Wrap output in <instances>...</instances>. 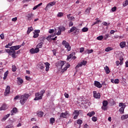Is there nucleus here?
Wrapping results in <instances>:
<instances>
[{"label": "nucleus", "instance_id": "1", "mask_svg": "<svg viewBox=\"0 0 128 128\" xmlns=\"http://www.w3.org/2000/svg\"><path fill=\"white\" fill-rule=\"evenodd\" d=\"M22 48V46L18 45L15 46H12L10 48V49H6V52H8L9 56H11L13 58H16V50H20Z\"/></svg>", "mask_w": 128, "mask_h": 128}, {"label": "nucleus", "instance_id": "2", "mask_svg": "<svg viewBox=\"0 0 128 128\" xmlns=\"http://www.w3.org/2000/svg\"><path fill=\"white\" fill-rule=\"evenodd\" d=\"M29 96H30V95H28V94H25L21 96L20 104H21L22 106H24V104H26V102L28 100V98Z\"/></svg>", "mask_w": 128, "mask_h": 128}, {"label": "nucleus", "instance_id": "3", "mask_svg": "<svg viewBox=\"0 0 128 128\" xmlns=\"http://www.w3.org/2000/svg\"><path fill=\"white\" fill-rule=\"evenodd\" d=\"M56 4V1H53V2H50V3L47 4V5H46V7L45 8L44 10H48V8H50L51 6H54Z\"/></svg>", "mask_w": 128, "mask_h": 128}, {"label": "nucleus", "instance_id": "4", "mask_svg": "<svg viewBox=\"0 0 128 128\" xmlns=\"http://www.w3.org/2000/svg\"><path fill=\"white\" fill-rule=\"evenodd\" d=\"M64 66V61H59L56 64V66L58 68H62Z\"/></svg>", "mask_w": 128, "mask_h": 128}, {"label": "nucleus", "instance_id": "5", "mask_svg": "<svg viewBox=\"0 0 128 128\" xmlns=\"http://www.w3.org/2000/svg\"><path fill=\"white\" fill-rule=\"evenodd\" d=\"M70 116V114H68V111H66L65 112H62L60 114V118H66L68 116Z\"/></svg>", "mask_w": 128, "mask_h": 128}, {"label": "nucleus", "instance_id": "6", "mask_svg": "<svg viewBox=\"0 0 128 128\" xmlns=\"http://www.w3.org/2000/svg\"><path fill=\"white\" fill-rule=\"evenodd\" d=\"M86 61L83 60L80 62H79L78 65L76 66V68H78L80 66H86Z\"/></svg>", "mask_w": 128, "mask_h": 128}, {"label": "nucleus", "instance_id": "7", "mask_svg": "<svg viewBox=\"0 0 128 128\" xmlns=\"http://www.w3.org/2000/svg\"><path fill=\"white\" fill-rule=\"evenodd\" d=\"M38 66L42 70H44V63L43 62H40L38 63Z\"/></svg>", "mask_w": 128, "mask_h": 128}, {"label": "nucleus", "instance_id": "8", "mask_svg": "<svg viewBox=\"0 0 128 128\" xmlns=\"http://www.w3.org/2000/svg\"><path fill=\"white\" fill-rule=\"evenodd\" d=\"M42 100V98L40 96V92L36 94V97L34 98V100Z\"/></svg>", "mask_w": 128, "mask_h": 128}, {"label": "nucleus", "instance_id": "9", "mask_svg": "<svg viewBox=\"0 0 128 128\" xmlns=\"http://www.w3.org/2000/svg\"><path fill=\"white\" fill-rule=\"evenodd\" d=\"M94 86L96 88H102V85L100 84L99 82L98 81H94Z\"/></svg>", "mask_w": 128, "mask_h": 128}, {"label": "nucleus", "instance_id": "10", "mask_svg": "<svg viewBox=\"0 0 128 128\" xmlns=\"http://www.w3.org/2000/svg\"><path fill=\"white\" fill-rule=\"evenodd\" d=\"M94 97L95 98H100V94L96 93V91H94Z\"/></svg>", "mask_w": 128, "mask_h": 128}, {"label": "nucleus", "instance_id": "11", "mask_svg": "<svg viewBox=\"0 0 128 128\" xmlns=\"http://www.w3.org/2000/svg\"><path fill=\"white\" fill-rule=\"evenodd\" d=\"M34 14L32 13H29L27 14L26 18L28 20H32V18H34Z\"/></svg>", "mask_w": 128, "mask_h": 128}, {"label": "nucleus", "instance_id": "12", "mask_svg": "<svg viewBox=\"0 0 128 128\" xmlns=\"http://www.w3.org/2000/svg\"><path fill=\"white\" fill-rule=\"evenodd\" d=\"M10 86H8L6 88L4 95L8 96V94H10Z\"/></svg>", "mask_w": 128, "mask_h": 128}, {"label": "nucleus", "instance_id": "13", "mask_svg": "<svg viewBox=\"0 0 128 128\" xmlns=\"http://www.w3.org/2000/svg\"><path fill=\"white\" fill-rule=\"evenodd\" d=\"M44 64H45V66H46V72H48V70H50V63H48V62H46L44 63Z\"/></svg>", "mask_w": 128, "mask_h": 128}, {"label": "nucleus", "instance_id": "14", "mask_svg": "<svg viewBox=\"0 0 128 128\" xmlns=\"http://www.w3.org/2000/svg\"><path fill=\"white\" fill-rule=\"evenodd\" d=\"M8 110V106L6 104H3L0 108V110Z\"/></svg>", "mask_w": 128, "mask_h": 128}, {"label": "nucleus", "instance_id": "15", "mask_svg": "<svg viewBox=\"0 0 128 128\" xmlns=\"http://www.w3.org/2000/svg\"><path fill=\"white\" fill-rule=\"evenodd\" d=\"M17 79H18L17 84H18V86H20V84H22V82H24V80H22V78H18Z\"/></svg>", "mask_w": 128, "mask_h": 128}, {"label": "nucleus", "instance_id": "16", "mask_svg": "<svg viewBox=\"0 0 128 128\" xmlns=\"http://www.w3.org/2000/svg\"><path fill=\"white\" fill-rule=\"evenodd\" d=\"M104 70L106 72V74H110V68L108 66H106L104 68Z\"/></svg>", "mask_w": 128, "mask_h": 128}, {"label": "nucleus", "instance_id": "17", "mask_svg": "<svg viewBox=\"0 0 128 128\" xmlns=\"http://www.w3.org/2000/svg\"><path fill=\"white\" fill-rule=\"evenodd\" d=\"M126 42H120V46L121 48H126Z\"/></svg>", "mask_w": 128, "mask_h": 128}, {"label": "nucleus", "instance_id": "18", "mask_svg": "<svg viewBox=\"0 0 128 128\" xmlns=\"http://www.w3.org/2000/svg\"><path fill=\"white\" fill-rule=\"evenodd\" d=\"M70 66V64H67L63 69L62 70L61 72H66Z\"/></svg>", "mask_w": 128, "mask_h": 128}, {"label": "nucleus", "instance_id": "19", "mask_svg": "<svg viewBox=\"0 0 128 128\" xmlns=\"http://www.w3.org/2000/svg\"><path fill=\"white\" fill-rule=\"evenodd\" d=\"M72 16V14H68L67 15L68 20H74V17L72 16Z\"/></svg>", "mask_w": 128, "mask_h": 128}, {"label": "nucleus", "instance_id": "20", "mask_svg": "<svg viewBox=\"0 0 128 128\" xmlns=\"http://www.w3.org/2000/svg\"><path fill=\"white\" fill-rule=\"evenodd\" d=\"M10 114H7L6 115H5L2 119V122H5L6 120V118L10 117Z\"/></svg>", "mask_w": 128, "mask_h": 128}, {"label": "nucleus", "instance_id": "21", "mask_svg": "<svg viewBox=\"0 0 128 128\" xmlns=\"http://www.w3.org/2000/svg\"><path fill=\"white\" fill-rule=\"evenodd\" d=\"M94 114H96V112L92 111L88 113L87 116H90V118H92V116H94Z\"/></svg>", "mask_w": 128, "mask_h": 128}, {"label": "nucleus", "instance_id": "22", "mask_svg": "<svg viewBox=\"0 0 128 128\" xmlns=\"http://www.w3.org/2000/svg\"><path fill=\"white\" fill-rule=\"evenodd\" d=\"M34 30V28H32V26L31 27H28V30H27V34H30L31 32H32Z\"/></svg>", "mask_w": 128, "mask_h": 128}, {"label": "nucleus", "instance_id": "23", "mask_svg": "<svg viewBox=\"0 0 128 128\" xmlns=\"http://www.w3.org/2000/svg\"><path fill=\"white\" fill-rule=\"evenodd\" d=\"M84 52L85 54H92L94 52V50L92 49H91V50L87 49L84 51Z\"/></svg>", "mask_w": 128, "mask_h": 128}, {"label": "nucleus", "instance_id": "24", "mask_svg": "<svg viewBox=\"0 0 128 128\" xmlns=\"http://www.w3.org/2000/svg\"><path fill=\"white\" fill-rule=\"evenodd\" d=\"M128 118V114H124L121 116L122 120H126Z\"/></svg>", "mask_w": 128, "mask_h": 128}, {"label": "nucleus", "instance_id": "25", "mask_svg": "<svg viewBox=\"0 0 128 128\" xmlns=\"http://www.w3.org/2000/svg\"><path fill=\"white\" fill-rule=\"evenodd\" d=\"M37 114L38 116H39L40 118H42V116H44V112H42V111H39L37 112Z\"/></svg>", "mask_w": 128, "mask_h": 128}, {"label": "nucleus", "instance_id": "26", "mask_svg": "<svg viewBox=\"0 0 128 128\" xmlns=\"http://www.w3.org/2000/svg\"><path fill=\"white\" fill-rule=\"evenodd\" d=\"M74 54H76L75 52H72L70 54L68 55L67 56L68 60H70V58H72V56H74Z\"/></svg>", "mask_w": 128, "mask_h": 128}, {"label": "nucleus", "instance_id": "27", "mask_svg": "<svg viewBox=\"0 0 128 128\" xmlns=\"http://www.w3.org/2000/svg\"><path fill=\"white\" fill-rule=\"evenodd\" d=\"M124 108H126V107H124V106L123 107H121L120 108L119 112H120V114H124Z\"/></svg>", "mask_w": 128, "mask_h": 128}, {"label": "nucleus", "instance_id": "28", "mask_svg": "<svg viewBox=\"0 0 128 128\" xmlns=\"http://www.w3.org/2000/svg\"><path fill=\"white\" fill-rule=\"evenodd\" d=\"M76 26H72L70 30H68V32L70 34V32H72L75 31Z\"/></svg>", "mask_w": 128, "mask_h": 128}, {"label": "nucleus", "instance_id": "29", "mask_svg": "<svg viewBox=\"0 0 128 128\" xmlns=\"http://www.w3.org/2000/svg\"><path fill=\"white\" fill-rule=\"evenodd\" d=\"M50 124H54V122H56V119H54V118H50Z\"/></svg>", "mask_w": 128, "mask_h": 128}, {"label": "nucleus", "instance_id": "30", "mask_svg": "<svg viewBox=\"0 0 128 128\" xmlns=\"http://www.w3.org/2000/svg\"><path fill=\"white\" fill-rule=\"evenodd\" d=\"M64 47L67 49L68 52H70L72 50V47L70 46V44L66 45Z\"/></svg>", "mask_w": 128, "mask_h": 128}, {"label": "nucleus", "instance_id": "31", "mask_svg": "<svg viewBox=\"0 0 128 128\" xmlns=\"http://www.w3.org/2000/svg\"><path fill=\"white\" fill-rule=\"evenodd\" d=\"M68 44H70L68 42H66V40H64L62 42V44L64 46H67Z\"/></svg>", "mask_w": 128, "mask_h": 128}, {"label": "nucleus", "instance_id": "32", "mask_svg": "<svg viewBox=\"0 0 128 128\" xmlns=\"http://www.w3.org/2000/svg\"><path fill=\"white\" fill-rule=\"evenodd\" d=\"M76 124H78L80 125V126H81V124H82V120L79 119L77 120L76 122Z\"/></svg>", "mask_w": 128, "mask_h": 128}, {"label": "nucleus", "instance_id": "33", "mask_svg": "<svg viewBox=\"0 0 128 128\" xmlns=\"http://www.w3.org/2000/svg\"><path fill=\"white\" fill-rule=\"evenodd\" d=\"M42 44H44L41 42L37 44L36 48H42Z\"/></svg>", "mask_w": 128, "mask_h": 128}, {"label": "nucleus", "instance_id": "34", "mask_svg": "<svg viewBox=\"0 0 128 128\" xmlns=\"http://www.w3.org/2000/svg\"><path fill=\"white\" fill-rule=\"evenodd\" d=\"M113 48L112 47H107L105 49V52H110V50H112Z\"/></svg>", "mask_w": 128, "mask_h": 128}, {"label": "nucleus", "instance_id": "35", "mask_svg": "<svg viewBox=\"0 0 128 128\" xmlns=\"http://www.w3.org/2000/svg\"><path fill=\"white\" fill-rule=\"evenodd\" d=\"M108 104V102L106 100H104L102 102L103 106H106Z\"/></svg>", "mask_w": 128, "mask_h": 128}, {"label": "nucleus", "instance_id": "36", "mask_svg": "<svg viewBox=\"0 0 128 128\" xmlns=\"http://www.w3.org/2000/svg\"><path fill=\"white\" fill-rule=\"evenodd\" d=\"M54 36H56V34H54V35L48 36L46 37V40H51L52 38H54Z\"/></svg>", "mask_w": 128, "mask_h": 128}, {"label": "nucleus", "instance_id": "37", "mask_svg": "<svg viewBox=\"0 0 128 128\" xmlns=\"http://www.w3.org/2000/svg\"><path fill=\"white\" fill-rule=\"evenodd\" d=\"M44 92H46V90H44L40 91V96H42V98L44 96Z\"/></svg>", "mask_w": 128, "mask_h": 128}, {"label": "nucleus", "instance_id": "38", "mask_svg": "<svg viewBox=\"0 0 128 128\" xmlns=\"http://www.w3.org/2000/svg\"><path fill=\"white\" fill-rule=\"evenodd\" d=\"M16 65H12V72H16Z\"/></svg>", "mask_w": 128, "mask_h": 128}, {"label": "nucleus", "instance_id": "39", "mask_svg": "<svg viewBox=\"0 0 128 128\" xmlns=\"http://www.w3.org/2000/svg\"><path fill=\"white\" fill-rule=\"evenodd\" d=\"M96 38L98 40H102L104 39V36H98V37H97Z\"/></svg>", "mask_w": 128, "mask_h": 128}, {"label": "nucleus", "instance_id": "40", "mask_svg": "<svg viewBox=\"0 0 128 128\" xmlns=\"http://www.w3.org/2000/svg\"><path fill=\"white\" fill-rule=\"evenodd\" d=\"M92 10V8L90 7H88L85 10L86 12H87L88 14H90V10Z\"/></svg>", "mask_w": 128, "mask_h": 128}, {"label": "nucleus", "instance_id": "41", "mask_svg": "<svg viewBox=\"0 0 128 128\" xmlns=\"http://www.w3.org/2000/svg\"><path fill=\"white\" fill-rule=\"evenodd\" d=\"M104 37V40H108V38H110V34H106Z\"/></svg>", "mask_w": 128, "mask_h": 128}, {"label": "nucleus", "instance_id": "42", "mask_svg": "<svg viewBox=\"0 0 128 128\" xmlns=\"http://www.w3.org/2000/svg\"><path fill=\"white\" fill-rule=\"evenodd\" d=\"M88 28H84L82 29V32H88Z\"/></svg>", "mask_w": 128, "mask_h": 128}, {"label": "nucleus", "instance_id": "43", "mask_svg": "<svg viewBox=\"0 0 128 128\" xmlns=\"http://www.w3.org/2000/svg\"><path fill=\"white\" fill-rule=\"evenodd\" d=\"M128 4V0H126V1L123 2V6H126Z\"/></svg>", "mask_w": 128, "mask_h": 128}, {"label": "nucleus", "instance_id": "44", "mask_svg": "<svg viewBox=\"0 0 128 128\" xmlns=\"http://www.w3.org/2000/svg\"><path fill=\"white\" fill-rule=\"evenodd\" d=\"M58 30H60L61 32H64V30H66V28L64 26H62L59 28Z\"/></svg>", "mask_w": 128, "mask_h": 128}, {"label": "nucleus", "instance_id": "45", "mask_svg": "<svg viewBox=\"0 0 128 128\" xmlns=\"http://www.w3.org/2000/svg\"><path fill=\"white\" fill-rule=\"evenodd\" d=\"M18 112V109L16 108H12V110L11 111V112Z\"/></svg>", "mask_w": 128, "mask_h": 128}, {"label": "nucleus", "instance_id": "46", "mask_svg": "<svg viewBox=\"0 0 128 128\" xmlns=\"http://www.w3.org/2000/svg\"><path fill=\"white\" fill-rule=\"evenodd\" d=\"M74 114H76V116H78L80 114V112L78 110H75Z\"/></svg>", "mask_w": 128, "mask_h": 128}, {"label": "nucleus", "instance_id": "47", "mask_svg": "<svg viewBox=\"0 0 128 128\" xmlns=\"http://www.w3.org/2000/svg\"><path fill=\"white\" fill-rule=\"evenodd\" d=\"M30 54H36V52L34 51V48H31L30 50Z\"/></svg>", "mask_w": 128, "mask_h": 128}, {"label": "nucleus", "instance_id": "48", "mask_svg": "<svg viewBox=\"0 0 128 128\" xmlns=\"http://www.w3.org/2000/svg\"><path fill=\"white\" fill-rule=\"evenodd\" d=\"M38 36H40V34H38L34 33V35L33 36V38H38Z\"/></svg>", "mask_w": 128, "mask_h": 128}, {"label": "nucleus", "instance_id": "49", "mask_svg": "<svg viewBox=\"0 0 128 128\" xmlns=\"http://www.w3.org/2000/svg\"><path fill=\"white\" fill-rule=\"evenodd\" d=\"M99 22H102L100 20H98L96 22H94L92 24V26H94V24H98Z\"/></svg>", "mask_w": 128, "mask_h": 128}, {"label": "nucleus", "instance_id": "50", "mask_svg": "<svg viewBox=\"0 0 128 128\" xmlns=\"http://www.w3.org/2000/svg\"><path fill=\"white\" fill-rule=\"evenodd\" d=\"M34 50L35 51V54H38V52H40V49L38 47L35 48Z\"/></svg>", "mask_w": 128, "mask_h": 128}, {"label": "nucleus", "instance_id": "51", "mask_svg": "<svg viewBox=\"0 0 128 128\" xmlns=\"http://www.w3.org/2000/svg\"><path fill=\"white\" fill-rule=\"evenodd\" d=\"M64 16V13L60 12L58 14V16L60 18Z\"/></svg>", "mask_w": 128, "mask_h": 128}, {"label": "nucleus", "instance_id": "52", "mask_svg": "<svg viewBox=\"0 0 128 128\" xmlns=\"http://www.w3.org/2000/svg\"><path fill=\"white\" fill-rule=\"evenodd\" d=\"M119 106H122V107H126V104H124V103L122 102H120L119 103Z\"/></svg>", "mask_w": 128, "mask_h": 128}, {"label": "nucleus", "instance_id": "53", "mask_svg": "<svg viewBox=\"0 0 128 128\" xmlns=\"http://www.w3.org/2000/svg\"><path fill=\"white\" fill-rule=\"evenodd\" d=\"M92 122H96L98 120V118L96 116H93L92 118Z\"/></svg>", "mask_w": 128, "mask_h": 128}, {"label": "nucleus", "instance_id": "54", "mask_svg": "<svg viewBox=\"0 0 128 128\" xmlns=\"http://www.w3.org/2000/svg\"><path fill=\"white\" fill-rule=\"evenodd\" d=\"M76 32H78V34L80 32V29L76 27V30H75V31L74 32V34H76Z\"/></svg>", "mask_w": 128, "mask_h": 128}, {"label": "nucleus", "instance_id": "55", "mask_svg": "<svg viewBox=\"0 0 128 128\" xmlns=\"http://www.w3.org/2000/svg\"><path fill=\"white\" fill-rule=\"evenodd\" d=\"M0 38L1 40H4V33L0 34Z\"/></svg>", "mask_w": 128, "mask_h": 128}, {"label": "nucleus", "instance_id": "56", "mask_svg": "<svg viewBox=\"0 0 128 128\" xmlns=\"http://www.w3.org/2000/svg\"><path fill=\"white\" fill-rule=\"evenodd\" d=\"M74 26V22L72 21L69 22L68 26L70 27V26Z\"/></svg>", "mask_w": 128, "mask_h": 128}, {"label": "nucleus", "instance_id": "57", "mask_svg": "<svg viewBox=\"0 0 128 128\" xmlns=\"http://www.w3.org/2000/svg\"><path fill=\"white\" fill-rule=\"evenodd\" d=\"M57 36H60L62 34V31L58 29V32L56 33Z\"/></svg>", "mask_w": 128, "mask_h": 128}, {"label": "nucleus", "instance_id": "58", "mask_svg": "<svg viewBox=\"0 0 128 128\" xmlns=\"http://www.w3.org/2000/svg\"><path fill=\"white\" fill-rule=\"evenodd\" d=\"M120 83V80L118 79H116L114 81V84H119Z\"/></svg>", "mask_w": 128, "mask_h": 128}, {"label": "nucleus", "instance_id": "59", "mask_svg": "<svg viewBox=\"0 0 128 128\" xmlns=\"http://www.w3.org/2000/svg\"><path fill=\"white\" fill-rule=\"evenodd\" d=\"M49 34H52L54 32V29H50L48 31Z\"/></svg>", "mask_w": 128, "mask_h": 128}, {"label": "nucleus", "instance_id": "60", "mask_svg": "<svg viewBox=\"0 0 128 128\" xmlns=\"http://www.w3.org/2000/svg\"><path fill=\"white\" fill-rule=\"evenodd\" d=\"M8 70H7L4 74V76H7L8 77Z\"/></svg>", "mask_w": 128, "mask_h": 128}, {"label": "nucleus", "instance_id": "61", "mask_svg": "<svg viewBox=\"0 0 128 128\" xmlns=\"http://www.w3.org/2000/svg\"><path fill=\"white\" fill-rule=\"evenodd\" d=\"M84 52V48H80V52Z\"/></svg>", "mask_w": 128, "mask_h": 128}, {"label": "nucleus", "instance_id": "62", "mask_svg": "<svg viewBox=\"0 0 128 128\" xmlns=\"http://www.w3.org/2000/svg\"><path fill=\"white\" fill-rule=\"evenodd\" d=\"M102 110H108V108H106V106H102Z\"/></svg>", "mask_w": 128, "mask_h": 128}, {"label": "nucleus", "instance_id": "63", "mask_svg": "<svg viewBox=\"0 0 128 128\" xmlns=\"http://www.w3.org/2000/svg\"><path fill=\"white\" fill-rule=\"evenodd\" d=\"M16 20H18L17 17H15V18H12V22H16Z\"/></svg>", "mask_w": 128, "mask_h": 128}, {"label": "nucleus", "instance_id": "64", "mask_svg": "<svg viewBox=\"0 0 128 128\" xmlns=\"http://www.w3.org/2000/svg\"><path fill=\"white\" fill-rule=\"evenodd\" d=\"M112 12H116V7L114 6L112 8Z\"/></svg>", "mask_w": 128, "mask_h": 128}]
</instances>
